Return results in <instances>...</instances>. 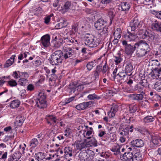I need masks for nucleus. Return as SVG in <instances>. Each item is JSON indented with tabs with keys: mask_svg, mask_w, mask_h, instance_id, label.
Returning <instances> with one entry per match:
<instances>
[{
	"mask_svg": "<svg viewBox=\"0 0 161 161\" xmlns=\"http://www.w3.org/2000/svg\"><path fill=\"white\" fill-rule=\"evenodd\" d=\"M74 54V51L71 48L64 46L63 51L59 50L53 53L48 60L52 65H58L62 64L64 60L65 61L68 58H71Z\"/></svg>",
	"mask_w": 161,
	"mask_h": 161,
	"instance_id": "obj_1",
	"label": "nucleus"
},
{
	"mask_svg": "<svg viewBox=\"0 0 161 161\" xmlns=\"http://www.w3.org/2000/svg\"><path fill=\"white\" fill-rule=\"evenodd\" d=\"M136 55L139 58L146 56L150 50L149 44L143 41L136 43Z\"/></svg>",
	"mask_w": 161,
	"mask_h": 161,
	"instance_id": "obj_2",
	"label": "nucleus"
},
{
	"mask_svg": "<svg viewBox=\"0 0 161 161\" xmlns=\"http://www.w3.org/2000/svg\"><path fill=\"white\" fill-rule=\"evenodd\" d=\"M85 44L91 47H95L99 44V42L92 35L87 34L84 37Z\"/></svg>",
	"mask_w": 161,
	"mask_h": 161,
	"instance_id": "obj_3",
	"label": "nucleus"
},
{
	"mask_svg": "<svg viewBox=\"0 0 161 161\" xmlns=\"http://www.w3.org/2000/svg\"><path fill=\"white\" fill-rule=\"evenodd\" d=\"M35 101L37 106L39 108H43L47 106L46 95L43 92H40L37 99Z\"/></svg>",
	"mask_w": 161,
	"mask_h": 161,
	"instance_id": "obj_4",
	"label": "nucleus"
},
{
	"mask_svg": "<svg viewBox=\"0 0 161 161\" xmlns=\"http://www.w3.org/2000/svg\"><path fill=\"white\" fill-rule=\"evenodd\" d=\"M142 25V22L136 18H135L130 23V27L128 30H131V31H135L137 28H140Z\"/></svg>",
	"mask_w": 161,
	"mask_h": 161,
	"instance_id": "obj_5",
	"label": "nucleus"
},
{
	"mask_svg": "<svg viewBox=\"0 0 161 161\" xmlns=\"http://www.w3.org/2000/svg\"><path fill=\"white\" fill-rule=\"evenodd\" d=\"M122 43L125 47V53L128 55H131L136 50V43L133 46L130 44H128L127 41L125 40L123 41Z\"/></svg>",
	"mask_w": 161,
	"mask_h": 161,
	"instance_id": "obj_6",
	"label": "nucleus"
},
{
	"mask_svg": "<svg viewBox=\"0 0 161 161\" xmlns=\"http://www.w3.org/2000/svg\"><path fill=\"white\" fill-rule=\"evenodd\" d=\"M134 152L133 150H126L125 152L120 156V158L123 161H130L132 159Z\"/></svg>",
	"mask_w": 161,
	"mask_h": 161,
	"instance_id": "obj_7",
	"label": "nucleus"
},
{
	"mask_svg": "<svg viewBox=\"0 0 161 161\" xmlns=\"http://www.w3.org/2000/svg\"><path fill=\"white\" fill-rule=\"evenodd\" d=\"M106 21L100 18L96 21L94 23V26L97 30H102L103 28L106 26Z\"/></svg>",
	"mask_w": 161,
	"mask_h": 161,
	"instance_id": "obj_8",
	"label": "nucleus"
},
{
	"mask_svg": "<svg viewBox=\"0 0 161 161\" xmlns=\"http://www.w3.org/2000/svg\"><path fill=\"white\" fill-rule=\"evenodd\" d=\"M50 36L48 34L43 36L41 39V43L45 47H48L50 44Z\"/></svg>",
	"mask_w": 161,
	"mask_h": 161,
	"instance_id": "obj_9",
	"label": "nucleus"
},
{
	"mask_svg": "<svg viewBox=\"0 0 161 161\" xmlns=\"http://www.w3.org/2000/svg\"><path fill=\"white\" fill-rule=\"evenodd\" d=\"M77 150L80 151L82 149L88 147L86 142H82L79 141H76L74 144Z\"/></svg>",
	"mask_w": 161,
	"mask_h": 161,
	"instance_id": "obj_10",
	"label": "nucleus"
},
{
	"mask_svg": "<svg viewBox=\"0 0 161 161\" xmlns=\"http://www.w3.org/2000/svg\"><path fill=\"white\" fill-rule=\"evenodd\" d=\"M151 28L154 31L161 32V22L155 20L152 24Z\"/></svg>",
	"mask_w": 161,
	"mask_h": 161,
	"instance_id": "obj_11",
	"label": "nucleus"
},
{
	"mask_svg": "<svg viewBox=\"0 0 161 161\" xmlns=\"http://www.w3.org/2000/svg\"><path fill=\"white\" fill-rule=\"evenodd\" d=\"M119 107L118 105L113 103L111 105L110 111L108 113L109 116L113 117L114 116L116 113L118 111Z\"/></svg>",
	"mask_w": 161,
	"mask_h": 161,
	"instance_id": "obj_12",
	"label": "nucleus"
},
{
	"mask_svg": "<svg viewBox=\"0 0 161 161\" xmlns=\"http://www.w3.org/2000/svg\"><path fill=\"white\" fill-rule=\"evenodd\" d=\"M92 104V102L89 101L87 102H83L76 106L75 108L78 110H83L88 107Z\"/></svg>",
	"mask_w": 161,
	"mask_h": 161,
	"instance_id": "obj_13",
	"label": "nucleus"
},
{
	"mask_svg": "<svg viewBox=\"0 0 161 161\" xmlns=\"http://www.w3.org/2000/svg\"><path fill=\"white\" fill-rule=\"evenodd\" d=\"M119 9L126 12L129 10L130 7V3L127 2H121L119 6Z\"/></svg>",
	"mask_w": 161,
	"mask_h": 161,
	"instance_id": "obj_14",
	"label": "nucleus"
},
{
	"mask_svg": "<svg viewBox=\"0 0 161 161\" xmlns=\"http://www.w3.org/2000/svg\"><path fill=\"white\" fill-rule=\"evenodd\" d=\"M133 126H127L124 128L121 132L119 131V134L123 136H125L126 137H128V135L129 132H132L133 129H132Z\"/></svg>",
	"mask_w": 161,
	"mask_h": 161,
	"instance_id": "obj_15",
	"label": "nucleus"
},
{
	"mask_svg": "<svg viewBox=\"0 0 161 161\" xmlns=\"http://www.w3.org/2000/svg\"><path fill=\"white\" fill-rule=\"evenodd\" d=\"M144 144L143 141L141 139H137L131 142V145L133 147H140L143 146Z\"/></svg>",
	"mask_w": 161,
	"mask_h": 161,
	"instance_id": "obj_16",
	"label": "nucleus"
},
{
	"mask_svg": "<svg viewBox=\"0 0 161 161\" xmlns=\"http://www.w3.org/2000/svg\"><path fill=\"white\" fill-rule=\"evenodd\" d=\"M128 97L132 100L138 101L142 100L144 98L143 95L142 93L130 94L128 96Z\"/></svg>",
	"mask_w": 161,
	"mask_h": 161,
	"instance_id": "obj_17",
	"label": "nucleus"
},
{
	"mask_svg": "<svg viewBox=\"0 0 161 161\" xmlns=\"http://www.w3.org/2000/svg\"><path fill=\"white\" fill-rule=\"evenodd\" d=\"M102 73L103 76L105 77H109L110 74L109 71V68L106 64L103 66L102 68Z\"/></svg>",
	"mask_w": 161,
	"mask_h": 161,
	"instance_id": "obj_18",
	"label": "nucleus"
},
{
	"mask_svg": "<svg viewBox=\"0 0 161 161\" xmlns=\"http://www.w3.org/2000/svg\"><path fill=\"white\" fill-rule=\"evenodd\" d=\"M126 73H127L125 71L123 70L122 71L119 72L116 75L117 77H119L120 81H121V83H122L123 82H126L127 77Z\"/></svg>",
	"mask_w": 161,
	"mask_h": 161,
	"instance_id": "obj_19",
	"label": "nucleus"
},
{
	"mask_svg": "<svg viewBox=\"0 0 161 161\" xmlns=\"http://www.w3.org/2000/svg\"><path fill=\"white\" fill-rule=\"evenodd\" d=\"M21 155L19 153H14L9 156L8 161H18L20 158Z\"/></svg>",
	"mask_w": 161,
	"mask_h": 161,
	"instance_id": "obj_20",
	"label": "nucleus"
},
{
	"mask_svg": "<svg viewBox=\"0 0 161 161\" xmlns=\"http://www.w3.org/2000/svg\"><path fill=\"white\" fill-rule=\"evenodd\" d=\"M72 148L70 147H65L64 149V156L65 158L71 157L72 156Z\"/></svg>",
	"mask_w": 161,
	"mask_h": 161,
	"instance_id": "obj_21",
	"label": "nucleus"
},
{
	"mask_svg": "<svg viewBox=\"0 0 161 161\" xmlns=\"http://www.w3.org/2000/svg\"><path fill=\"white\" fill-rule=\"evenodd\" d=\"M108 29L107 26L103 28V30L98 33L99 37H101L102 38H105L107 37L108 33Z\"/></svg>",
	"mask_w": 161,
	"mask_h": 161,
	"instance_id": "obj_22",
	"label": "nucleus"
},
{
	"mask_svg": "<svg viewBox=\"0 0 161 161\" xmlns=\"http://www.w3.org/2000/svg\"><path fill=\"white\" fill-rule=\"evenodd\" d=\"M87 156L86 151H82L79 153L78 159L81 161H86L87 160Z\"/></svg>",
	"mask_w": 161,
	"mask_h": 161,
	"instance_id": "obj_23",
	"label": "nucleus"
},
{
	"mask_svg": "<svg viewBox=\"0 0 161 161\" xmlns=\"http://www.w3.org/2000/svg\"><path fill=\"white\" fill-rule=\"evenodd\" d=\"M124 64L125 65V71L127 73H130L133 70L132 63L130 61H126Z\"/></svg>",
	"mask_w": 161,
	"mask_h": 161,
	"instance_id": "obj_24",
	"label": "nucleus"
},
{
	"mask_svg": "<svg viewBox=\"0 0 161 161\" xmlns=\"http://www.w3.org/2000/svg\"><path fill=\"white\" fill-rule=\"evenodd\" d=\"M138 31L136 32V35L138 34L143 39H145L147 38V34L148 31L139 28Z\"/></svg>",
	"mask_w": 161,
	"mask_h": 161,
	"instance_id": "obj_25",
	"label": "nucleus"
},
{
	"mask_svg": "<svg viewBox=\"0 0 161 161\" xmlns=\"http://www.w3.org/2000/svg\"><path fill=\"white\" fill-rule=\"evenodd\" d=\"M90 139L89 141L86 142L88 147L92 146L96 147L97 146V141L94 137L92 136L90 138Z\"/></svg>",
	"mask_w": 161,
	"mask_h": 161,
	"instance_id": "obj_26",
	"label": "nucleus"
},
{
	"mask_svg": "<svg viewBox=\"0 0 161 161\" xmlns=\"http://www.w3.org/2000/svg\"><path fill=\"white\" fill-rule=\"evenodd\" d=\"M25 120V118L24 116L18 115L16 119L15 124L18 126H20L23 123Z\"/></svg>",
	"mask_w": 161,
	"mask_h": 161,
	"instance_id": "obj_27",
	"label": "nucleus"
},
{
	"mask_svg": "<svg viewBox=\"0 0 161 161\" xmlns=\"http://www.w3.org/2000/svg\"><path fill=\"white\" fill-rule=\"evenodd\" d=\"M128 33L129 34L128 35H125V39L129 41H134L136 38V34L135 32L134 33H131L128 30Z\"/></svg>",
	"mask_w": 161,
	"mask_h": 161,
	"instance_id": "obj_28",
	"label": "nucleus"
},
{
	"mask_svg": "<svg viewBox=\"0 0 161 161\" xmlns=\"http://www.w3.org/2000/svg\"><path fill=\"white\" fill-rule=\"evenodd\" d=\"M134 90L136 91H137L141 93L145 94V88L143 87L141 85L139 84L136 85L135 86Z\"/></svg>",
	"mask_w": 161,
	"mask_h": 161,
	"instance_id": "obj_29",
	"label": "nucleus"
},
{
	"mask_svg": "<svg viewBox=\"0 0 161 161\" xmlns=\"http://www.w3.org/2000/svg\"><path fill=\"white\" fill-rule=\"evenodd\" d=\"M142 159V154L139 152L135 153L134 152L132 161H140Z\"/></svg>",
	"mask_w": 161,
	"mask_h": 161,
	"instance_id": "obj_30",
	"label": "nucleus"
},
{
	"mask_svg": "<svg viewBox=\"0 0 161 161\" xmlns=\"http://www.w3.org/2000/svg\"><path fill=\"white\" fill-rule=\"evenodd\" d=\"M85 132H86V133H83L84 137L88 139H90V138L92 137L91 136H92V133H94L93 128L92 127H89L87 131L86 132L85 131Z\"/></svg>",
	"mask_w": 161,
	"mask_h": 161,
	"instance_id": "obj_31",
	"label": "nucleus"
},
{
	"mask_svg": "<svg viewBox=\"0 0 161 161\" xmlns=\"http://www.w3.org/2000/svg\"><path fill=\"white\" fill-rule=\"evenodd\" d=\"M15 57V55H13L4 64V67L7 68L12 65L14 63V59Z\"/></svg>",
	"mask_w": 161,
	"mask_h": 161,
	"instance_id": "obj_32",
	"label": "nucleus"
},
{
	"mask_svg": "<svg viewBox=\"0 0 161 161\" xmlns=\"http://www.w3.org/2000/svg\"><path fill=\"white\" fill-rule=\"evenodd\" d=\"M86 151L87 160L91 161L94 157L95 155L94 152L91 150L87 149Z\"/></svg>",
	"mask_w": 161,
	"mask_h": 161,
	"instance_id": "obj_33",
	"label": "nucleus"
},
{
	"mask_svg": "<svg viewBox=\"0 0 161 161\" xmlns=\"http://www.w3.org/2000/svg\"><path fill=\"white\" fill-rule=\"evenodd\" d=\"M120 147L119 145L116 144L111 149V151L114 152V154L117 155L120 153Z\"/></svg>",
	"mask_w": 161,
	"mask_h": 161,
	"instance_id": "obj_34",
	"label": "nucleus"
},
{
	"mask_svg": "<svg viewBox=\"0 0 161 161\" xmlns=\"http://www.w3.org/2000/svg\"><path fill=\"white\" fill-rule=\"evenodd\" d=\"M30 146L31 148H34L39 144V142L38 140L36 138L32 139L30 142Z\"/></svg>",
	"mask_w": 161,
	"mask_h": 161,
	"instance_id": "obj_35",
	"label": "nucleus"
},
{
	"mask_svg": "<svg viewBox=\"0 0 161 161\" xmlns=\"http://www.w3.org/2000/svg\"><path fill=\"white\" fill-rule=\"evenodd\" d=\"M20 102L18 100H14L11 102L10 106L13 108H15L19 107Z\"/></svg>",
	"mask_w": 161,
	"mask_h": 161,
	"instance_id": "obj_36",
	"label": "nucleus"
},
{
	"mask_svg": "<svg viewBox=\"0 0 161 161\" xmlns=\"http://www.w3.org/2000/svg\"><path fill=\"white\" fill-rule=\"evenodd\" d=\"M154 120L155 119L154 117L149 115L147 116L143 119V121L146 123H148L153 122Z\"/></svg>",
	"mask_w": 161,
	"mask_h": 161,
	"instance_id": "obj_37",
	"label": "nucleus"
},
{
	"mask_svg": "<svg viewBox=\"0 0 161 161\" xmlns=\"http://www.w3.org/2000/svg\"><path fill=\"white\" fill-rule=\"evenodd\" d=\"M154 88L158 92H161V80L157 81L154 85Z\"/></svg>",
	"mask_w": 161,
	"mask_h": 161,
	"instance_id": "obj_38",
	"label": "nucleus"
},
{
	"mask_svg": "<svg viewBox=\"0 0 161 161\" xmlns=\"http://www.w3.org/2000/svg\"><path fill=\"white\" fill-rule=\"evenodd\" d=\"M129 111L131 113H134L137 109V105L134 103L132 104L129 105Z\"/></svg>",
	"mask_w": 161,
	"mask_h": 161,
	"instance_id": "obj_39",
	"label": "nucleus"
},
{
	"mask_svg": "<svg viewBox=\"0 0 161 161\" xmlns=\"http://www.w3.org/2000/svg\"><path fill=\"white\" fill-rule=\"evenodd\" d=\"M148 37L151 40L154 41L157 39V36L153 33H151L148 31L147 34V37Z\"/></svg>",
	"mask_w": 161,
	"mask_h": 161,
	"instance_id": "obj_40",
	"label": "nucleus"
},
{
	"mask_svg": "<svg viewBox=\"0 0 161 161\" xmlns=\"http://www.w3.org/2000/svg\"><path fill=\"white\" fill-rule=\"evenodd\" d=\"M19 84L21 86H25L28 82V80L25 78H21L18 81Z\"/></svg>",
	"mask_w": 161,
	"mask_h": 161,
	"instance_id": "obj_41",
	"label": "nucleus"
},
{
	"mask_svg": "<svg viewBox=\"0 0 161 161\" xmlns=\"http://www.w3.org/2000/svg\"><path fill=\"white\" fill-rule=\"evenodd\" d=\"M96 65V62L95 61H92L87 63L86 65V67L89 70H91Z\"/></svg>",
	"mask_w": 161,
	"mask_h": 161,
	"instance_id": "obj_42",
	"label": "nucleus"
},
{
	"mask_svg": "<svg viewBox=\"0 0 161 161\" xmlns=\"http://www.w3.org/2000/svg\"><path fill=\"white\" fill-rule=\"evenodd\" d=\"M151 13L155 16L158 19H161V10L160 11H157L156 10H152Z\"/></svg>",
	"mask_w": 161,
	"mask_h": 161,
	"instance_id": "obj_43",
	"label": "nucleus"
},
{
	"mask_svg": "<svg viewBox=\"0 0 161 161\" xmlns=\"http://www.w3.org/2000/svg\"><path fill=\"white\" fill-rule=\"evenodd\" d=\"M121 31L120 28H118L116 29L114 33V35L115 37H117V38L119 39L121 36Z\"/></svg>",
	"mask_w": 161,
	"mask_h": 161,
	"instance_id": "obj_44",
	"label": "nucleus"
},
{
	"mask_svg": "<svg viewBox=\"0 0 161 161\" xmlns=\"http://www.w3.org/2000/svg\"><path fill=\"white\" fill-rule=\"evenodd\" d=\"M43 11L42 8L40 7H39L33 10V13L35 15L39 16L41 15Z\"/></svg>",
	"mask_w": 161,
	"mask_h": 161,
	"instance_id": "obj_45",
	"label": "nucleus"
},
{
	"mask_svg": "<svg viewBox=\"0 0 161 161\" xmlns=\"http://www.w3.org/2000/svg\"><path fill=\"white\" fill-rule=\"evenodd\" d=\"M63 42L64 40L62 39H59L58 41H56L55 43V46L57 47H60L64 44Z\"/></svg>",
	"mask_w": 161,
	"mask_h": 161,
	"instance_id": "obj_46",
	"label": "nucleus"
},
{
	"mask_svg": "<svg viewBox=\"0 0 161 161\" xmlns=\"http://www.w3.org/2000/svg\"><path fill=\"white\" fill-rule=\"evenodd\" d=\"M8 84L11 87L16 86L17 85L16 81L14 80H11L8 81Z\"/></svg>",
	"mask_w": 161,
	"mask_h": 161,
	"instance_id": "obj_47",
	"label": "nucleus"
},
{
	"mask_svg": "<svg viewBox=\"0 0 161 161\" xmlns=\"http://www.w3.org/2000/svg\"><path fill=\"white\" fill-rule=\"evenodd\" d=\"M88 98L90 100H94V99H99L101 97L98 96L95 94H90L87 96Z\"/></svg>",
	"mask_w": 161,
	"mask_h": 161,
	"instance_id": "obj_48",
	"label": "nucleus"
},
{
	"mask_svg": "<svg viewBox=\"0 0 161 161\" xmlns=\"http://www.w3.org/2000/svg\"><path fill=\"white\" fill-rule=\"evenodd\" d=\"M139 84L141 85L142 86L145 88L147 86L149 87V86L148 84L147 80L145 79H144L142 80V81L140 82Z\"/></svg>",
	"mask_w": 161,
	"mask_h": 161,
	"instance_id": "obj_49",
	"label": "nucleus"
},
{
	"mask_svg": "<svg viewBox=\"0 0 161 161\" xmlns=\"http://www.w3.org/2000/svg\"><path fill=\"white\" fill-rule=\"evenodd\" d=\"M115 59H114L115 62V64L116 65L118 64H119L122 60L121 57L120 56H115L114 57Z\"/></svg>",
	"mask_w": 161,
	"mask_h": 161,
	"instance_id": "obj_50",
	"label": "nucleus"
},
{
	"mask_svg": "<svg viewBox=\"0 0 161 161\" xmlns=\"http://www.w3.org/2000/svg\"><path fill=\"white\" fill-rule=\"evenodd\" d=\"M108 15L110 18V23H112V21L115 16V15L114 13L112 11H109L108 12Z\"/></svg>",
	"mask_w": 161,
	"mask_h": 161,
	"instance_id": "obj_51",
	"label": "nucleus"
},
{
	"mask_svg": "<svg viewBox=\"0 0 161 161\" xmlns=\"http://www.w3.org/2000/svg\"><path fill=\"white\" fill-rule=\"evenodd\" d=\"M38 155L37 159L39 161H41L43 159H46V156L44 155L42 153H38Z\"/></svg>",
	"mask_w": 161,
	"mask_h": 161,
	"instance_id": "obj_52",
	"label": "nucleus"
},
{
	"mask_svg": "<svg viewBox=\"0 0 161 161\" xmlns=\"http://www.w3.org/2000/svg\"><path fill=\"white\" fill-rule=\"evenodd\" d=\"M78 24L77 23H74L72 25V30L74 33L77 32L78 31Z\"/></svg>",
	"mask_w": 161,
	"mask_h": 161,
	"instance_id": "obj_53",
	"label": "nucleus"
},
{
	"mask_svg": "<svg viewBox=\"0 0 161 161\" xmlns=\"http://www.w3.org/2000/svg\"><path fill=\"white\" fill-rule=\"evenodd\" d=\"M77 87V86L74 84V83H72L69 85V88L71 89V92H74L75 91V89Z\"/></svg>",
	"mask_w": 161,
	"mask_h": 161,
	"instance_id": "obj_54",
	"label": "nucleus"
},
{
	"mask_svg": "<svg viewBox=\"0 0 161 161\" xmlns=\"http://www.w3.org/2000/svg\"><path fill=\"white\" fill-rule=\"evenodd\" d=\"M70 5L71 3L70 2H66L64 5L63 10L64 9L65 10V12H66L67 10L69 8V7L70 6Z\"/></svg>",
	"mask_w": 161,
	"mask_h": 161,
	"instance_id": "obj_55",
	"label": "nucleus"
},
{
	"mask_svg": "<svg viewBox=\"0 0 161 161\" xmlns=\"http://www.w3.org/2000/svg\"><path fill=\"white\" fill-rule=\"evenodd\" d=\"M19 73L20 72L19 71L14 72L13 76L15 79H17L20 77V75L18 74V73Z\"/></svg>",
	"mask_w": 161,
	"mask_h": 161,
	"instance_id": "obj_56",
	"label": "nucleus"
},
{
	"mask_svg": "<svg viewBox=\"0 0 161 161\" xmlns=\"http://www.w3.org/2000/svg\"><path fill=\"white\" fill-rule=\"evenodd\" d=\"M153 143L155 145H157L158 144L159 141L158 139L156 137H153L152 139Z\"/></svg>",
	"mask_w": 161,
	"mask_h": 161,
	"instance_id": "obj_57",
	"label": "nucleus"
},
{
	"mask_svg": "<svg viewBox=\"0 0 161 161\" xmlns=\"http://www.w3.org/2000/svg\"><path fill=\"white\" fill-rule=\"evenodd\" d=\"M34 89V85L32 84H30L27 86V90L30 91H33Z\"/></svg>",
	"mask_w": 161,
	"mask_h": 161,
	"instance_id": "obj_58",
	"label": "nucleus"
},
{
	"mask_svg": "<svg viewBox=\"0 0 161 161\" xmlns=\"http://www.w3.org/2000/svg\"><path fill=\"white\" fill-rule=\"evenodd\" d=\"M8 78L7 77L3 76L0 77V86H2L5 82V81L4 80V79L5 78Z\"/></svg>",
	"mask_w": 161,
	"mask_h": 161,
	"instance_id": "obj_59",
	"label": "nucleus"
},
{
	"mask_svg": "<svg viewBox=\"0 0 161 161\" xmlns=\"http://www.w3.org/2000/svg\"><path fill=\"white\" fill-rule=\"evenodd\" d=\"M102 66L101 65H98L97 66L95 71L100 73L101 72H102Z\"/></svg>",
	"mask_w": 161,
	"mask_h": 161,
	"instance_id": "obj_60",
	"label": "nucleus"
},
{
	"mask_svg": "<svg viewBox=\"0 0 161 161\" xmlns=\"http://www.w3.org/2000/svg\"><path fill=\"white\" fill-rule=\"evenodd\" d=\"M56 151L57 152V154H58V155H57V156H58V155H59L60 156L63 153V151L60 148H59L56 150Z\"/></svg>",
	"mask_w": 161,
	"mask_h": 161,
	"instance_id": "obj_61",
	"label": "nucleus"
},
{
	"mask_svg": "<svg viewBox=\"0 0 161 161\" xmlns=\"http://www.w3.org/2000/svg\"><path fill=\"white\" fill-rule=\"evenodd\" d=\"M60 23H61L62 25L64 27L66 26L67 25V21L64 19L61 20V21Z\"/></svg>",
	"mask_w": 161,
	"mask_h": 161,
	"instance_id": "obj_62",
	"label": "nucleus"
},
{
	"mask_svg": "<svg viewBox=\"0 0 161 161\" xmlns=\"http://www.w3.org/2000/svg\"><path fill=\"white\" fill-rule=\"evenodd\" d=\"M54 138L55 139H58L59 140H62L64 139V137L62 135H60L59 136H57V135H55Z\"/></svg>",
	"mask_w": 161,
	"mask_h": 161,
	"instance_id": "obj_63",
	"label": "nucleus"
},
{
	"mask_svg": "<svg viewBox=\"0 0 161 161\" xmlns=\"http://www.w3.org/2000/svg\"><path fill=\"white\" fill-rule=\"evenodd\" d=\"M44 19L45 23L46 24H47L48 23L50 22V17L49 16H47Z\"/></svg>",
	"mask_w": 161,
	"mask_h": 161,
	"instance_id": "obj_64",
	"label": "nucleus"
}]
</instances>
